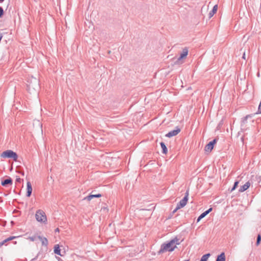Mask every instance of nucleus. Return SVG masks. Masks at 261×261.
<instances>
[{
	"label": "nucleus",
	"mask_w": 261,
	"mask_h": 261,
	"mask_svg": "<svg viewBox=\"0 0 261 261\" xmlns=\"http://www.w3.org/2000/svg\"><path fill=\"white\" fill-rule=\"evenodd\" d=\"M175 248H176V246L174 245L173 241L170 240L167 243H165L161 245V248L158 251V254H160L167 251L172 252Z\"/></svg>",
	"instance_id": "obj_1"
},
{
	"label": "nucleus",
	"mask_w": 261,
	"mask_h": 261,
	"mask_svg": "<svg viewBox=\"0 0 261 261\" xmlns=\"http://www.w3.org/2000/svg\"><path fill=\"white\" fill-rule=\"evenodd\" d=\"M1 156L3 158L12 159L16 162L18 159L17 154L12 150H7L2 152Z\"/></svg>",
	"instance_id": "obj_2"
},
{
	"label": "nucleus",
	"mask_w": 261,
	"mask_h": 261,
	"mask_svg": "<svg viewBox=\"0 0 261 261\" xmlns=\"http://www.w3.org/2000/svg\"><path fill=\"white\" fill-rule=\"evenodd\" d=\"M35 217L37 221L46 223L47 220L45 213L43 211L41 210H38L37 211Z\"/></svg>",
	"instance_id": "obj_3"
},
{
	"label": "nucleus",
	"mask_w": 261,
	"mask_h": 261,
	"mask_svg": "<svg viewBox=\"0 0 261 261\" xmlns=\"http://www.w3.org/2000/svg\"><path fill=\"white\" fill-rule=\"evenodd\" d=\"M188 54V49L187 47H185L182 49V53L180 54L179 57L177 59V60L175 62V64H181L182 62L181 60L184 58H185Z\"/></svg>",
	"instance_id": "obj_4"
},
{
	"label": "nucleus",
	"mask_w": 261,
	"mask_h": 261,
	"mask_svg": "<svg viewBox=\"0 0 261 261\" xmlns=\"http://www.w3.org/2000/svg\"><path fill=\"white\" fill-rule=\"evenodd\" d=\"M218 140V138H215L212 141H210L207 144H206L205 146L204 150L206 152H211L215 145V144L217 143Z\"/></svg>",
	"instance_id": "obj_5"
},
{
	"label": "nucleus",
	"mask_w": 261,
	"mask_h": 261,
	"mask_svg": "<svg viewBox=\"0 0 261 261\" xmlns=\"http://www.w3.org/2000/svg\"><path fill=\"white\" fill-rule=\"evenodd\" d=\"M181 129L178 126L175 127V129L169 132L168 133L165 135V137L168 138H171L173 136L177 135L180 133Z\"/></svg>",
	"instance_id": "obj_6"
},
{
	"label": "nucleus",
	"mask_w": 261,
	"mask_h": 261,
	"mask_svg": "<svg viewBox=\"0 0 261 261\" xmlns=\"http://www.w3.org/2000/svg\"><path fill=\"white\" fill-rule=\"evenodd\" d=\"M252 116L251 115H247L245 117L242 118L241 126L242 128L245 129L248 126V119L249 118H251Z\"/></svg>",
	"instance_id": "obj_7"
},
{
	"label": "nucleus",
	"mask_w": 261,
	"mask_h": 261,
	"mask_svg": "<svg viewBox=\"0 0 261 261\" xmlns=\"http://www.w3.org/2000/svg\"><path fill=\"white\" fill-rule=\"evenodd\" d=\"M188 202V198L186 197H184L176 205V210H179L180 208L184 207Z\"/></svg>",
	"instance_id": "obj_8"
},
{
	"label": "nucleus",
	"mask_w": 261,
	"mask_h": 261,
	"mask_svg": "<svg viewBox=\"0 0 261 261\" xmlns=\"http://www.w3.org/2000/svg\"><path fill=\"white\" fill-rule=\"evenodd\" d=\"M13 184V180L10 177H8L6 179L2 180L1 185L4 187H7L8 185H12Z\"/></svg>",
	"instance_id": "obj_9"
},
{
	"label": "nucleus",
	"mask_w": 261,
	"mask_h": 261,
	"mask_svg": "<svg viewBox=\"0 0 261 261\" xmlns=\"http://www.w3.org/2000/svg\"><path fill=\"white\" fill-rule=\"evenodd\" d=\"M32 193V187L30 181H28L27 183V193L26 196L30 197Z\"/></svg>",
	"instance_id": "obj_10"
},
{
	"label": "nucleus",
	"mask_w": 261,
	"mask_h": 261,
	"mask_svg": "<svg viewBox=\"0 0 261 261\" xmlns=\"http://www.w3.org/2000/svg\"><path fill=\"white\" fill-rule=\"evenodd\" d=\"M102 196L101 194H90L89 195L86 196L84 198V200H87L88 201L91 200L93 198H99Z\"/></svg>",
	"instance_id": "obj_11"
},
{
	"label": "nucleus",
	"mask_w": 261,
	"mask_h": 261,
	"mask_svg": "<svg viewBox=\"0 0 261 261\" xmlns=\"http://www.w3.org/2000/svg\"><path fill=\"white\" fill-rule=\"evenodd\" d=\"M250 186V183L249 181L246 182L244 185L240 187L239 191L240 192H243L246 190H247Z\"/></svg>",
	"instance_id": "obj_12"
},
{
	"label": "nucleus",
	"mask_w": 261,
	"mask_h": 261,
	"mask_svg": "<svg viewBox=\"0 0 261 261\" xmlns=\"http://www.w3.org/2000/svg\"><path fill=\"white\" fill-rule=\"evenodd\" d=\"M32 80L34 81V84H33V82H31L28 85V87L29 88H33L35 89V87H37L38 86L39 82H38V80L36 78L33 79Z\"/></svg>",
	"instance_id": "obj_13"
},
{
	"label": "nucleus",
	"mask_w": 261,
	"mask_h": 261,
	"mask_svg": "<svg viewBox=\"0 0 261 261\" xmlns=\"http://www.w3.org/2000/svg\"><path fill=\"white\" fill-rule=\"evenodd\" d=\"M217 10H218V5H215L213 7V9L208 13L209 19H210L214 16V15L217 12Z\"/></svg>",
	"instance_id": "obj_14"
},
{
	"label": "nucleus",
	"mask_w": 261,
	"mask_h": 261,
	"mask_svg": "<svg viewBox=\"0 0 261 261\" xmlns=\"http://www.w3.org/2000/svg\"><path fill=\"white\" fill-rule=\"evenodd\" d=\"M37 238L41 241L42 245H44L45 246H47L48 240L46 238L41 237L40 236H37Z\"/></svg>",
	"instance_id": "obj_15"
},
{
	"label": "nucleus",
	"mask_w": 261,
	"mask_h": 261,
	"mask_svg": "<svg viewBox=\"0 0 261 261\" xmlns=\"http://www.w3.org/2000/svg\"><path fill=\"white\" fill-rule=\"evenodd\" d=\"M225 255L224 252H222L220 254L217 256L216 261H225Z\"/></svg>",
	"instance_id": "obj_16"
},
{
	"label": "nucleus",
	"mask_w": 261,
	"mask_h": 261,
	"mask_svg": "<svg viewBox=\"0 0 261 261\" xmlns=\"http://www.w3.org/2000/svg\"><path fill=\"white\" fill-rule=\"evenodd\" d=\"M54 253L60 256H63V254L61 253V249L59 245H56L54 247Z\"/></svg>",
	"instance_id": "obj_17"
},
{
	"label": "nucleus",
	"mask_w": 261,
	"mask_h": 261,
	"mask_svg": "<svg viewBox=\"0 0 261 261\" xmlns=\"http://www.w3.org/2000/svg\"><path fill=\"white\" fill-rule=\"evenodd\" d=\"M160 145L162 149V153L164 154H166L168 152V149L165 143H164L163 142H161L160 143Z\"/></svg>",
	"instance_id": "obj_18"
},
{
	"label": "nucleus",
	"mask_w": 261,
	"mask_h": 261,
	"mask_svg": "<svg viewBox=\"0 0 261 261\" xmlns=\"http://www.w3.org/2000/svg\"><path fill=\"white\" fill-rule=\"evenodd\" d=\"M16 237H10L9 238L5 239V240L2 241L1 242H0V248L3 246L6 243H7V242L9 241H11V240H12L13 239H15Z\"/></svg>",
	"instance_id": "obj_19"
},
{
	"label": "nucleus",
	"mask_w": 261,
	"mask_h": 261,
	"mask_svg": "<svg viewBox=\"0 0 261 261\" xmlns=\"http://www.w3.org/2000/svg\"><path fill=\"white\" fill-rule=\"evenodd\" d=\"M211 256L210 253L204 254L201 258L200 261H207L208 257Z\"/></svg>",
	"instance_id": "obj_20"
},
{
	"label": "nucleus",
	"mask_w": 261,
	"mask_h": 261,
	"mask_svg": "<svg viewBox=\"0 0 261 261\" xmlns=\"http://www.w3.org/2000/svg\"><path fill=\"white\" fill-rule=\"evenodd\" d=\"M171 241H173L174 245H179L180 242L179 241V239H178L177 237H175L173 239H172Z\"/></svg>",
	"instance_id": "obj_21"
},
{
	"label": "nucleus",
	"mask_w": 261,
	"mask_h": 261,
	"mask_svg": "<svg viewBox=\"0 0 261 261\" xmlns=\"http://www.w3.org/2000/svg\"><path fill=\"white\" fill-rule=\"evenodd\" d=\"M239 183V181H236L234 182L232 188L231 189V190L230 191V192H231L233 191H234L237 188V187L238 186Z\"/></svg>",
	"instance_id": "obj_22"
},
{
	"label": "nucleus",
	"mask_w": 261,
	"mask_h": 261,
	"mask_svg": "<svg viewBox=\"0 0 261 261\" xmlns=\"http://www.w3.org/2000/svg\"><path fill=\"white\" fill-rule=\"evenodd\" d=\"M260 241H261V235L260 234H258L257 235V239H256V246H258L259 245Z\"/></svg>",
	"instance_id": "obj_23"
},
{
	"label": "nucleus",
	"mask_w": 261,
	"mask_h": 261,
	"mask_svg": "<svg viewBox=\"0 0 261 261\" xmlns=\"http://www.w3.org/2000/svg\"><path fill=\"white\" fill-rule=\"evenodd\" d=\"M204 214L202 213L197 218V222H199L202 218L205 217Z\"/></svg>",
	"instance_id": "obj_24"
},
{
	"label": "nucleus",
	"mask_w": 261,
	"mask_h": 261,
	"mask_svg": "<svg viewBox=\"0 0 261 261\" xmlns=\"http://www.w3.org/2000/svg\"><path fill=\"white\" fill-rule=\"evenodd\" d=\"M36 238H37V237L36 236H33L29 237V239L31 241L34 242V241L36 240Z\"/></svg>",
	"instance_id": "obj_25"
},
{
	"label": "nucleus",
	"mask_w": 261,
	"mask_h": 261,
	"mask_svg": "<svg viewBox=\"0 0 261 261\" xmlns=\"http://www.w3.org/2000/svg\"><path fill=\"white\" fill-rule=\"evenodd\" d=\"M4 14L3 8L0 6V18H1Z\"/></svg>",
	"instance_id": "obj_26"
},
{
	"label": "nucleus",
	"mask_w": 261,
	"mask_h": 261,
	"mask_svg": "<svg viewBox=\"0 0 261 261\" xmlns=\"http://www.w3.org/2000/svg\"><path fill=\"white\" fill-rule=\"evenodd\" d=\"M22 179L20 177H17L16 179V182H20L21 181Z\"/></svg>",
	"instance_id": "obj_27"
},
{
	"label": "nucleus",
	"mask_w": 261,
	"mask_h": 261,
	"mask_svg": "<svg viewBox=\"0 0 261 261\" xmlns=\"http://www.w3.org/2000/svg\"><path fill=\"white\" fill-rule=\"evenodd\" d=\"M188 196H189V191H188V190H187V191H186V193H185V196H184V197H187V198H188Z\"/></svg>",
	"instance_id": "obj_28"
},
{
	"label": "nucleus",
	"mask_w": 261,
	"mask_h": 261,
	"mask_svg": "<svg viewBox=\"0 0 261 261\" xmlns=\"http://www.w3.org/2000/svg\"><path fill=\"white\" fill-rule=\"evenodd\" d=\"M212 210H213L212 207H210L206 211L209 214L211 212H212Z\"/></svg>",
	"instance_id": "obj_29"
},
{
	"label": "nucleus",
	"mask_w": 261,
	"mask_h": 261,
	"mask_svg": "<svg viewBox=\"0 0 261 261\" xmlns=\"http://www.w3.org/2000/svg\"><path fill=\"white\" fill-rule=\"evenodd\" d=\"M129 188V185L127 184L126 185V187H125V189H128Z\"/></svg>",
	"instance_id": "obj_30"
},
{
	"label": "nucleus",
	"mask_w": 261,
	"mask_h": 261,
	"mask_svg": "<svg viewBox=\"0 0 261 261\" xmlns=\"http://www.w3.org/2000/svg\"><path fill=\"white\" fill-rule=\"evenodd\" d=\"M203 213L204 214L205 216H206L207 214H208V213L206 211L205 212H204Z\"/></svg>",
	"instance_id": "obj_31"
},
{
	"label": "nucleus",
	"mask_w": 261,
	"mask_h": 261,
	"mask_svg": "<svg viewBox=\"0 0 261 261\" xmlns=\"http://www.w3.org/2000/svg\"><path fill=\"white\" fill-rule=\"evenodd\" d=\"M55 232H59L60 231V229L59 228H57L56 229H55Z\"/></svg>",
	"instance_id": "obj_32"
},
{
	"label": "nucleus",
	"mask_w": 261,
	"mask_h": 261,
	"mask_svg": "<svg viewBox=\"0 0 261 261\" xmlns=\"http://www.w3.org/2000/svg\"><path fill=\"white\" fill-rule=\"evenodd\" d=\"M259 107H260V106H259ZM260 113H261V111L259 110V108L257 114H260Z\"/></svg>",
	"instance_id": "obj_33"
},
{
	"label": "nucleus",
	"mask_w": 261,
	"mask_h": 261,
	"mask_svg": "<svg viewBox=\"0 0 261 261\" xmlns=\"http://www.w3.org/2000/svg\"><path fill=\"white\" fill-rule=\"evenodd\" d=\"M178 210H176V207L173 211L172 213H175Z\"/></svg>",
	"instance_id": "obj_34"
},
{
	"label": "nucleus",
	"mask_w": 261,
	"mask_h": 261,
	"mask_svg": "<svg viewBox=\"0 0 261 261\" xmlns=\"http://www.w3.org/2000/svg\"><path fill=\"white\" fill-rule=\"evenodd\" d=\"M243 58L245 59V53H244V54H243Z\"/></svg>",
	"instance_id": "obj_35"
},
{
	"label": "nucleus",
	"mask_w": 261,
	"mask_h": 261,
	"mask_svg": "<svg viewBox=\"0 0 261 261\" xmlns=\"http://www.w3.org/2000/svg\"><path fill=\"white\" fill-rule=\"evenodd\" d=\"M5 0H0V3H3Z\"/></svg>",
	"instance_id": "obj_36"
},
{
	"label": "nucleus",
	"mask_w": 261,
	"mask_h": 261,
	"mask_svg": "<svg viewBox=\"0 0 261 261\" xmlns=\"http://www.w3.org/2000/svg\"><path fill=\"white\" fill-rule=\"evenodd\" d=\"M130 161V157H129L128 159V163H129Z\"/></svg>",
	"instance_id": "obj_37"
},
{
	"label": "nucleus",
	"mask_w": 261,
	"mask_h": 261,
	"mask_svg": "<svg viewBox=\"0 0 261 261\" xmlns=\"http://www.w3.org/2000/svg\"><path fill=\"white\" fill-rule=\"evenodd\" d=\"M21 174L22 175H24V172H22L21 173Z\"/></svg>",
	"instance_id": "obj_38"
}]
</instances>
